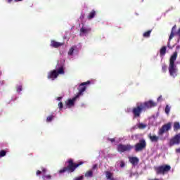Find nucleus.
<instances>
[{"label":"nucleus","instance_id":"nucleus-1","mask_svg":"<svg viewBox=\"0 0 180 180\" xmlns=\"http://www.w3.org/2000/svg\"><path fill=\"white\" fill-rule=\"evenodd\" d=\"M68 166L63 167L62 169L59 170V174H64V172H74L78 167L82 165L84 162H79V163H74V160L72 159H69L68 161Z\"/></svg>","mask_w":180,"mask_h":180},{"label":"nucleus","instance_id":"nucleus-2","mask_svg":"<svg viewBox=\"0 0 180 180\" xmlns=\"http://www.w3.org/2000/svg\"><path fill=\"white\" fill-rule=\"evenodd\" d=\"M178 57V52L175 51L169 59V72L171 77L175 78L176 77V66L175 65V61H176V58Z\"/></svg>","mask_w":180,"mask_h":180},{"label":"nucleus","instance_id":"nucleus-3","mask_svg":"<svg viewBox=\"0 0 180 180\" xmlns=\"http://www.w3.org/2000/svg\"><path fill=\"white\" fill-rule=\"evenodd\" d=\"M156 175H165L171 171V166L169 165H163L154 167Z\"/></svg>","mask_w":180,"mask_h":180},{"label":"nucleus","instance_id":"nucleus-4","mask_svg":"<svg viewBox=\"0 0 180 180\" xmlns=\"http://www.w3.org/2000/svg\"><path fill=\"white\" fill-rule=\"evenodd\" d=\"M143 110H144V108H143V105H141V103H137L136 106L134 107L131 110L134 119H137V117H140V116H141V113H143Z\"/></svg>","mask_w":180,"mask_h":180},{"label":"nucleus","instance_id":"nucleus-5","mask_svg":"<svg viewBox=\"0 0 180 180\" xmlns=\"http://www.w3.org/2000/svg\"><path fill=\"white\" fill-rule=\"evenodd\" d=\"M60 74H64V68L60 67L59 70H58V71L53 70V71L49 73L48 78L49 79L54 80L56 79V78H57V77H58V75H60Z\"/></svg>","mask_w":180,"mask_h":180},{"label":"nucleus","instance_id":"nucleus-6","mask_svg":"<svg viewBox=\"0 0 180 180\" xmlns=\"http://www.w3.org/2000/svg\"><path fill=\"white\" fill-rule=\"evenodd\" d=\"M172 127V122H168L167 124H165L164 125L162 126V127L159 129L158 134L159 136H162L164 133H167V131H169Z\"/></svg>","mask_w":180,"mask_h":180},{"label":"nucleus","instance_id":"nucleus-7","mask_svg":"<svg viewBox=\"0 0 180 180\" xmlns=\"http://www.w3.org/2000/svg\"><path fill=\"white\" fill-rule=\"evenodd\" d=\"M134 148V146L130 145V144H127V145H123L122 143L119 144L117 146V151L119 153H124L126 151H131Z\"/></svg>","mask_w":180,"mask_h":180},{"label":"nucleus","instance_id":"nucleus-8","mask_svg":"<svg viewBox=\"0 0 180 180\" xmlns=\"http://www.w3.org/2000/svg\"><path fill=\"white\" fill-rule=\"evenodd\" d=\"M146 147H147V143L146 142V140L141 139L134 146L135 151L136 153H139V151H143Z\"/></svg>","mask_w":180,"mask_h":180},{"label":"nucleus","instance_id":"nucleus-9","mask_svg":"<svg viewBox=\"0 0 180 180\" xmlns=\"http://www.w3.org/2000/svg\"><path fill=\"white\" fill-rule=\"evenodd\" d=\"M89 84H91V81H87V82L82 83L79 86V92L77 93L76 96H78V98H79V96H81L82 95H83L84 92H85V91H86V85H89Z\"/></svg>","mask_w":180,"mask_h":180},{"label":"nucleus","instance_id":"nucleus-10","mask_svg":"<svg viewBox=\"0 0 180 180\" xmlns=\"http://www.w3.org/2000/svg\"><path fill=\"white\" fill-rule=\"evenodd\" d=\"M141 105H142L143 110H147V109L157 106V103L150 100L148 101H146L145 103H141Z\"/></svg>","mask_w":180,"mask_h":180},{"label":"nucleus","instance_id":"nucleus-11","mask_svg":"<svg viewBox=\"0 0 180 180\" xmlns=\"http://www.w3.org/2000/svg\"><path fill=\"white\" fill-rule=\"evenodd\" d=\"M170 147L172 146H179L180 144V133L176 134L169 140V143Z\"/></svg>","mask_w":180,"mask_h":180},{"label":"nucleus","instance_id":"nucleus-12","mask_svg":"<svg viewBox=\"0 0 180 180\" xmlns=\"http://www.w3.org/2000/svg\"><path fill=\"white\" fill-rule=\"evenodd\" d=\"M176 26L174 25L172 29V32H171L170 35L169 37V41L167 42L168 49H172V46H171V40H172V39H174V36H175V34L174 33V30L176 29Z\"/></svg>","mask_w":180,"mask_h":180},{"label":"nucleus","instance_id":"nucleus-13","mask_svg":"<svg viewBox=\"0 0 180 180\" xmlns=\"http://www.w3.org/2000/svg\"><path fill=\"white\" fill-rule=\"evenodd\" d=\"M129 161L134 166L138 165L139 162V158H137V157H129Z\"/></svg>","mask_w":180,"mask_h":180},{"label":"nucleus","instance_id":"nucleus-14","mask_svg":"<svg viewBox=\"0 0 180 180\" xmlns=\"http://www.w3.org/2000/svg\"><path fill=\"white\" fill-rule=\"evenodd\" d=\"M148 137L152 143H158V140H160L159 136H157L156 135H152L151 134H149Z\"/></svg>","mask_w":180,"mask_h":180},{"label":"nucleus","instance_id":"nucleus-15","mask_svg":"<svg viewBox=\"0 0 180 180\" xmlns=\"http://www.w3.org/2000/svg\"><path fill=\"white\" fill-rule=\"evenodd\" d=\"M91 30V28L89 27H82L80 29V36H82L83 34H87V33H89Z\"/></svg>","mask_w":180,"mask_h":180},{"label":"nucleus","instance_id":"nucleus-16","mask_svg":"<svg viewBox=\"0 0 180 180\" xmlns=\"http://www.w3.org/2000/svg\"><path fill=\"white\" fill-rule=\"evenodd\" d=\"M51 46L52 47H54V49H58V47H61V46H64V43L52 41Z\"/></svg>","mask_w":180,"mask_h":180},{"label":"nucleus","instance_id":"nucleus-17","mask_svg":"<svg viewBox=\"0 0 180 180\" xmlns=\"http://www.w3.org/2000/svg\"><path fill=\"white\" fill-rule=\"evenodd\" d=\"M77 99H78V96H75L72 99H69L66 103L67 106H74V103Z\"/></svg>","mask_w":180,"mask_h":180},{"label":"nucleus","instance_id":"nucleus-18","mask_svg":"<svg viewBox=\"0 0 180 180\" xmlns=\"http://www.w3.org/2000/svg\"><path fill=\"white\" fill-rule=\"evenodd\" d=\"M167 54V46H164L160 49V57H164Z\"/></svg>","mask_w":180,"mask_h":180},{"label":"nucleus","instance_id":"nucleus-19","mask_svg":"<svg viewBox=\"0 0 180 180\" xmlns=\"http://www.w3.org/2000/svg\"><path fill=\"white\" fill-rule=\"evenodd\" d=\"M96 15V11H95V10H92L89 15L87 16V19H89V20H91V19H94L95 18Z\"/></svg>","mask_w":180,"mask_h":180},{"label":"nucleus","instance_id":"nucleus-20","mask_svg":"<svg viewBox=\"0 0 180 180\" xmlns=\"http://www.w3.org/2000/svg\"><path fill=\"white\" fill-rule=\"evenodd\" d=\"M174 131H178L180 130V124L178 122H175L173 126Z\"/></svg>","mask_w":180,"mask_h":180},{"label":"nucleus","instance_id":"nucleus-21","mask_svg":"<svg viewBox=\"0 0 180 180\" xmlns=\"http://www.w3.org/2000/svg\"><path fill=\"white\" fill-rule=\"evenodd\" d=\"M151 32H153V30H149L146 32H145L143 34V37H145V38H148L150 37V34H151Z\"/></svg>","mask_w":180,"mask_h":180},{"label":"nucleus","instance_id":"nucleus-22","mask_svg":"<svg viewBox=\"0 0 180 180\" xmlns=\"http://www.w3.org/2000/svg\"><path fill=\"white\" fill-rule=\"evenodd\" d=\"M105 176L107 179L110 180L113 177V173L107 171L105 172Z\"/></svg>","mask_w":180,"mask_h":180},{"label":"nucleus","instance_id":"nucleus-23","mask_svg":"<svg viewBox=\"0 0 180 180\" xmlns=\"http://www.w3.org/2000/svg\"><path fill=\"white\" fill-rule=\"evenodd\" d=\"M55 117L56 115H54V114H51L46 117V122H52Z\"/></svg>","mask_w":180,"mask_h":180},{"label":"nucleus","instance_id":"nucleus-24","mask_svg":"<svg viewBox=\"0 0 180 180\" xmlns=\"http://www.w3.org/2000/svg\"><path fill=\"white\" fill-rule=\"evenodd\" d=\"M93 175L94 172H92V170H90L85 173L84 176H86V178H89L91 177Z\"/></svg>","mask_w":180,"mask_h":180},{"label":"nucleus","instance_id":"nucleus-25","mask_svg":"<svg viewBox=\"0 0 180 180\" xmlns=\"http://www.w3.org/2000/svg\"><path fill=\"white\" fill-rule=\"evenodd\" d=\"M146 127H147V124H145L141 122L138 124V128L140 129V130H143L146 129Z\"/></svg>","mask_w":180,"mask_h":180},{"label":"nucleus","instance_id":"nucleus-26","mask_svg":"<svg viewBox=\"0 0 180 180\" xmlns=\"http://www.w3.org/2000/svg\"><path fill=\"white\" fill-rule=\"evenodd\" d=\"M171 110V107L168 105H166L165 109V112L166 113V115H169V111Z\"/></svg>","mask_w":180,"mask_h":180},{"label":"nucleus","instance_id":"nucleus-27","mask_svg":"<svg viewBox=\"0 0 180 180\" xmlns=\"http://www.w3.org/2000/svg\"><path fill=\"white\" fill-rule=\"evenodd\" d=\"M6 155V152L4 150H0V158H2V157H5Z\"/></svg>","mask_w":180,"mask_h":180},{"label":"nucleus","instance_id":"nucleus-28","mask_svg":"<svg viewBox=\"0 0 180 180\" xmlns=\"http://www.w3.org/2000/svg\"><path fill=\"white\" fill-rule=\"evenodd\" d=\"M74 47H72L70 49L69 52H68V55L69 56H72V54H74Z\"/></svg>","mask_w":180,"mask_h":180},{"label":"nucleus","instance_id":"nucleus-29","mask_svg":"<svg viewBox=\"0 0 180 180\" xmlns=\"http://www.w3.org/2000/svg\"><path fill=\"white\" fill-rule=\"evenodd\" d=\"M44 171H46V169H42V172L40 170H37L36 172L37 175H41V174L44 173Z\"/></svg>","mask_w":180,"mask_h":180},{"label":"nucleus","instance_id":"nucleus-30","mask_svg":"<svg viewBox=\"0 0 180 180\" xmlns=\"http://www.w3.org/2000/svg\"><path fill=\"white\" fill-rule=\"evenodd\" d=\"M58 106L60 110H63V108L64 105L62 102L58 103Z\"/></svg>","mask_w":180,"mask_h":180},{"label":"nucleus","instance_id":"nucleus-31","mask_svg":"<svg viewBox=\"0 0 180 180\" xmlns=\"http://www.w3.org/2000/svg\"><path fill=\"white\" fill-rule=\"evenodd\" d=\"M17 92H22V85H19L16 87Z\"/></svg>","mask_w":180,"mask_h":180},{"label":"nucleus","instance_id":"nucleus-32","mask_svg":"<svg viewBox=\"0 0 180 180\" xmlns=\"http://www.w3.org/2000/svg\"><path fill=\"white\" fill-rule=\"evenodd\" d=\"M13 0H7V2L8 4H12V1ZM20 1H22V0H14V2H20Z\"/></svg>","mask_w":180,"mask_h":180},{"label":"nucleus","instance_id":"nucleus-33","mask_svg":"<svg viewBox=\"0 0 180 180\" xmlns=\"http://www.w3.org/2000/svg\"><path fill=\"white\" fill-rule=\"evenodd\" d=\"M162 70L163 72H167V66H166V65H162Z\"/></svg>","mask_w":180,"mask_h":180},{"label":"nucleus","instance_id":"nucleus-34","mask_svg":"<svg viewBox=\"0 0 180 180\" xmlns=\"http://www.w3.org/2000/svg\"><path fill=\"white\" fill-rule=\"evenodd\" d=\"M124 165H125L124 162L123 160H121L120 167L121 168H124Z\"/></svg>","mask_w":180,"mask_h":180},{"label":"nucleus","instance_id":"nucleus-35","mask_svg":"<svg viewBox=\"0 0 180 180\" xmlns=\"http://www.w3.org/2000/svg\"><path fill=\"white\" fill-rule=\"evenodd\" d=\"M82 179H84V176H80L75 178V180H82Z\"/></svg>","mask_w":180,"mask_h":180},{"label":"nucleus","instance_id":"nucleus-36","mask_svg":"<svg viewBox=\"0 0 180 180\" xmlns=\"http://www.w3.org/2000/svg\"><path fill=\"white\" fill-rule=\"evenodd\" d=\"M108 141H110L111 143H115V139H110V138H109V139H108Z\"/></svg>","mask_w":180,"mask_h":180},{"label":"nucleus","instance_id":"nucleus-37","mask_svg":"<svg viewBox=\"0 0 180 180\" xmlns=\"http://www.w3.org/2000/svg\"><path fill=\"white\" fill-rule=\"evenodd\" d=\"M160 101H162V96H160L158 98V102H160Z\"/></svg>","mask_w":180,"mask_h":180},{"label":"nucleus","instance_id":"nucleus-38","mask_svg":"<svg viewBox=\"0 0 180 180\" xmlns=\"http://www.w3.org/2000/svg\"><path fill=\"white\" fill-rule=\"evenodd\" d=\"M96 168H98V165H94L93 169H96Z\"/></svg>","mask_w":180,"mask_h":180},{"label":"nucleus","instance_id":"nucleus-39","mask_svg":"<svg viewBox=\"0 0 180 180\" xmlns=\"http://www.w3.org/2000/svg\"><path fill=\"white\" fill-rule=\"evenodd\" d=\"M46 178L47 179H51V175H47V176H46Z\"/></svg>","mask_w":180,"mask_h":180},{"label":"nucleus","instance_id":"nucleus-40","mask_svg":"<svg viewBox=\"0 0 180 180\" xmlns=\"http://www.w3.org/2000/svg\"><path fill=\"white\" fill-rule=\"evenodd\" d=\"M176 153H180V148L176 149Z\"/></svg>","mask_w":180,"mask_h":180},{"label":"nucleus","instance_id":"nucleus-41","mask_svg":"<svg viewBox=\"0 0 180 180\" xmlns=\"http://www.w3.org/2000/svg\"><path fill=\"white\" fill-rule=\"evenodd\" d=\"M61 99H63V97H58L57 98V101H61Z\"/></svg>","mask_w":180,"mask_h":180},{"label":"nucleus","instance_id":"nucleus-42","mask_svg":"<svg viewBox=\"0 0 180 180\" xmlns=\"http://www.w3.org/2000/svg\"><path fill=\"white\" fill-rule=\"evenodd\" d=\"M110 180H116L114 177H112Z\"/></svg>","mask_w":180,"mask_h":180},{"label":"nucleus","instance_id":"nucleus-43","mask_svg":"<svg viewBox=\"0 0 180 180\" xmlns=\"http://www.w3.org/2000/svg\"><path fill=\"white\" fill-rule=\"evenodd\" d=\"M84 15H82V18H84Z\"/></svg>","mask_w":180,"mask_h":180}]
</instances>
